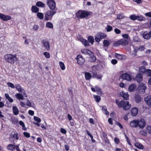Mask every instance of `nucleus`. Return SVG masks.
I'll return each instance as SVG.
<instances>
[{"instance_id": "obj_6", "label": "nucleus", "mask_w": 151, "mask_h": 151, "mask_svg": "<svg viewBox=\"0 0 151 151\" xmlns=\"http://www.w3.org/2000/svg\"><path fill=\"white\" fill-rule=\"evenodd\" d=\"M47 3L48 6L51 10H54L55 7V3L54 0H47Z\"/></svg>"}, {"instance_id": "obj_16", "label": "nucleus", "mask_w": 151, "mask_h": 151, "mask_svg": "<svg viewBox=\"0 0 151 151\" xmlns=\"http://www.w3.org/2000/svg\"><path fill=\"white\" fill-rule=\"evenodd\" d=\"M120 95L124 99L127 100L129 99V95L128 92L122 91L120 92Z\"/></svg>"}, {"instance_id": "obj_48", "label": "nucleus", "mask_w": 151, "mask_h": 151, "mask_svg": "<svg viewBox=\"0 0 151 151\" xmlns=\"http://www.w3.org/2000/svg\"><path fill=\"white\" fill-rule=\"evenodd\" d=\"M139 133L140 134L142 135L145 136L147 135L146 132L144 130L142 129L140 131Z\"/></svg>"}, {"instance_id": "obj_10", "label": "nucleus", "mask_w": 151, "mask_h": 151, "mask_svg": "<svg viewBox=\"0 0 151 151\" xmlns=\"http://www.w3.org/2000/svg\"><path fill=\"white\" fill-rule=\"evenodd\" d=\"M146 125V123L143 119H141L140 120L138 119V127L140 129L144 128Z\"/></svg>"}, {"instance_id": "obj_44", "label": "nucleus", "mask_w": 151, "mask_h": 151, "mask_svg": "<svg viewBox=\"0 0 151 151\" xmlns=\"http://www.w3.org/2000/svg\"><path fill=\"white\" fill-rule=\"evenodd\" d=\"M11 137L12 138L13 140H18V138L17 137V133L13 134L12 135Z\"/></svg>"}, {"instance_id": "obj_14", "label": "nucleus", "mask_w": 151, "mask_h": 151, "mask_svg": "<svg viewBox=\"0 0 151 151\" xmlns=\"http://www.w3.org/2000/svg\"><path fill=\"white\" fill-rule=\"evenodd\" d=\"M130 125L133 128L138 127V119H135L131 121L130 123Z\"/></svg>"}, {"instance_id": "obj_11", "label": "nucleus", "mask_w": 151, "mask_h": 151, "mask_svg": "<svg viewBox=\"0 0 151 151\" xmlns=\"http://www.w3.org/2000/svg\"><path fill=\"white\" fill-rule=\"evenodd\" d=\"M15 88L19 92H22L25 95V97H27V95L25 92L24 90L22 88L19 84H16L15 85Z\"/></svg>"}, {"instance_id": "obj_57", "label": "nucleus", "mask_w": 151, "mask_h": 151, "mask_svg": "<svg viewBox=\"0 0 151 151\" xmlns=\"http://www.w3.org/2000/svg\"><path fill=\"white\" fill-rule=\"evenodd\" d=\"M23 134L24 136L27 138L29 137H30L29 134L27 132H24Z\"/></svg>"}, {"instance_id": "obj_20", "label": "nucleus", "mask_w": 151, "mask_h": 151, "mask_svg": "<svg viewBox=\"0 0 151 151\" xmlns=\"http://www.w3.org/2000/svg\"><path fill=\"white\" fill-rule=\"evenodd\" d=\"M142 76L141 74L139 73L137 74L136 77V80L138 83H140L142 81Z\"/></svg>"}, {"instance_id": "obj_49", "label": "nucleus", "mask_w": 151, "mask_h": 151, "mask_svg": "<svg viewBox=\"0 0 151 151\" xmlns=\"http://www.w3.org/2000/svg\"><path fill=\"white\" fill-rule=\"evenodd\" d=\"M34 119L35 121L39 123L41 122V120L40 119L36 116H34Z\"/></svg>"}, {"instance_id": "obj_52", "label": "nucleus", "mask_w": 151, "mask_h": 151, "mask_svg": "<svg viewBox=\"0 0 151 151\" xmlns=\"http://www.w3.org/2000/svg\"><path fill=\"white\" fill-rule=\"evenodd\" d=\"M137 16L134 14L130 16V18L131 19L134 20L136 19Z\"/></svg>"}, {"instance_id": "obj_37", "label": "nucleus", "mask_w": 151, "mask_h": 151, "mask_svg": "<svg viewBox=\"0 0 151 151\" xmlns=\"http://www.w3.org/2000/svg\"><path fill=\"white\" fill-rule=\"evenodd\" d=\"M88 40L89 42L91 43L92 44H93L94 42V39L93 37L91 36H89L88 37Z\"/></svg>"}, {"instance_id": "obj_54", "label": "nucleus", "mask_w": 151, "mask_h": 151, "mask_svg": "<svg viewBox=\"0 0 151 151\" xmlns=\"http://www.w3.org/2000/svg\"><path fill=\"white\" fill-rule=\"evenodd\" d=\"M120 45H121V44H120V40L118 41L115 42L114 44V46H119Z\"/></svg>"}, {"instance_id": "obj_50", "label": "nucleus", "mask_w": 151, "mask_h": 151, "mask_svg": "<svg viewBox=\"0 0 151 151\" xmlns=\"http://www.w3.org/2000/svg\"><path fill=\"white\" fill-rule=\"evenodd\" d=\"M147 132L150 133H151V126L149 125H147Z\"/></svg>"}, {"instance_id": "obj_13", "label": "nucleus", "mask_w": 151, "mask_h": 151, "mask_svg": "<svg viewBox=\"0 0 151 151\" xmlns=\"http://www.w3.org/2000/svg\"><path fill=\"white\" fill-rule=\"evenodd\" d=\"M121 77L122 79L128 81H130L132 80V78L130 75L127 73L123 74Z\"/></svg>"}, {"instance_id": "obj_64", "label": "nucleus", "mask_w": 151, "mask_h": 151, "mask_svg": "<svg viewBox=\"0 0 151 151\" xmlns=\"http://www.w3.org/2000/svg\"><path fill=\"white\" fill-rule=\"evenodd\" d=\"M111 63L113 64H115L117 63V61L115 59H112L111 61Z\"/></svg>"}, {"instance_id": "obj_59", "label": "nucleus", "mask_w": 151, "mask_h": 151, "mask_svg": "<svg viewBox=\"0 0 151 151\" xmlns=\"http://www.w3.org/2000/svg\"><path fill=\"white\" fill-rule=\"evenodd\" d=\"M86 132L87 134L91 138V139H93V136L87 130H86Z\"/></svg>"}, {"instance_id": "obj_32", "label": "nucleus", "mask_w": 151, "mask_h": 151, "mask_svg": "<svg viewBox=\"0 0 151 151\" xmlns=\"http://www.w3.org/2000/svg\"><path fill=\"white\" fill-rule=\"evenodd\" d=\"M31 10L32 12L37 13L38 12L39 9L36 6H33L32 7Z\"/></svg>"}, {"instance_id": "obj_51", "label": "nucleus", "mask_w": 151, "mask_h": 151, "mask_svg": "<svg viewBox=\"0 0 151 151\" xmlns=\"http://www.w3.org/2000/svg\"><path fill=\"white\" fill-rule=\"evenodd\" d=\"M115 56L116 58L119 59H121L122 58V55L119 54L117 53H116L115 54Z\"/></svg>"}, {"instance_id": "obj_15", "label": "nucleus", "mask_w": 151, "mask_h": 151, "mask_svg": "<svg viewBox=\"0 0 151 151\" xmlns=\"http://www.w3.org/2000/svg\"><path fill=\"white\" fill-rule=\"evenodd\" d=\"M139 90L142 92H145L146 89L145 84L144 83H141L139 84Z\"/></svg>"}, {"instance_id": "obj_30", "label": "nucleus", "mask_w": 151, "mask_h": 151, "mask_svg": "<svg viewBox=\"0 0 151 151\" xmlns=\"http://www.w3.org/2000/svg\"><path fill=\"white\" fill-rule=\"evenodd\" d=\"M5 96L6 99L10 103H12L13 101V100L11 97H10L8 93H6L5 94Z\"/></svg>"}, {"instance_id": "obj_33", "label": "nucleus", "mask_w": 151, "mask_h": 151, "mask_svg": "<svg viewBox=\"0 0 151 151\" xmlns=\"http://www.w3.org/2000/svg\"><path fill=\"white\" fill-rule=\"evenodd\" d=\"M13 110L14 114L15 115H17L19 113V110L17 107L16 106L13 107Z\"/></svg>"}, {"instance_id": "obj_31", "label": "nucleus", "mask_w": 151, "mask_h": 151, "mask_svg": "<svg viewBox=\"0 0 151 151\" xmlns=\"http://www.w3.org/2000/svg\"><path fill=\"white\" fill-rule=\"evenodd\" d=\"M102 110L103 113L106 115L109 114V112L107 111V108L106 106H103L102 107Z\"/></svg>"}, {"instance_id": "obj_18", "label": "nucleus", "mask_w": 151, "mask_h": 151, "mask_svg": "<svg viewBox=\"0 0 151 151\" xmlns=\"http://www.w3.org/2000/svg\"><path fill=\"white\" fill-rule=\"evenodd\" d=\"M145 100L147 104L151 107V95L148 96L145 98Z\"/></svg>"}, {"instance_id": "obj_5", "label": "nucleus", "mask_w": 151, "mask_h": 151, "mask_svg": "<svg viewBox=\"0 0 151 151\" xmlns=\"http://www.w3.org/2000/svg\"><path fill=\"white\" fill-rule=\"evenodd\" d=\"M106 35L104 33L99 32L96 35L95 37V40L96 42H99L101 39H104L106 37Z\"/></svg>"}, {"instance_id": "obj_17", "label": "nucleus", "mask_w": 151, "mask_h": 151, "mask_svg": "<svg viewBox=\"0 0 151 151\" xmlns=\"http://www.w3.org/2000/svg\"><path fill=\"white\" fill-rule=\"evenodd\" d=\"M81 52L83 54L86 55H93V52L87 49H82Z\"/></svg>"}, {"instance_id": "obj_29", "label": "nucleus", "mask_w": 151, "mask_h": 151, "mask_svg": "<svg viewBox=\"0 0 151 151\" xmlns=\"http://www.w3.org/2000/svg\"><path fill=\"white\" fill-rule=\"evenodd\" d=\"M85 79L86 80H89L91 77V74L88 73L86 72L85 73Z\"/></svg>"}, {"instance_id": "obj_39", "label": "nucleus", "mask_w": 151, "mask_h": 151, "mask_svg": "<svg viewBox=\"0 0 151 151\" xmlns=\"http://www.w3.org/2000/svg\"><path fill=\"white\" fill-rule=\"evenodd\" d=\"M145 73L146 75L148 76H151V70L149 69H146Z\"/></svg>"}, {"instance_id": "obj_12", "label": "nucleus", "mask_w": 151, "mask_h": 151, "mask_svg": "<svg viewBox=\"0 0 151 151\" xmlns=\"http://www.w3.org/2000/svg\"><path fill=\"white\" fill-rule=\"evenodd\" d=\"M91 89L94 92H97V93L99 95H101L102 94L101 89L98 86H95L94 88L92 87Z\"/></svg>"}, {"instance_id": "obj_7", "label": "nucleus", "mask_w": 151, "mask_h": 151, "mask_svg": "<svg viewBox=\"0 0 151 151\" xmlns=\"http://www.w3.org/2000/svg\"><path fill=\"white\" fill-rule=\"evenodd\" d=\"M0 19L4 21H6L10 20L11 19V17L10 16L0 13Z\"/></svg>"}, {"instance_id": "obj_58", "label": "nucleus", "mask_w": 151, "mask_h": 151, "mask_svg": "<svg viewBox=\"0 0 151 151\" xmlns=\"http://www.w3.org/2000/svg\"><path fill=\"white\" fill-rule=\"evenodd\" d=\"M114 31L116 34H119L121 33V31L119 29L116 28L114 29Z\"/></svg>"}, {"instance_id": "obj_26", "label": "nucleus", "mask_w": 151, "mask_h": 151, "mask_svg": "<svg viewBox=\"0 0 151 151\" xmlns=\"http://www.w3.org/2000/svg\"><path fill=\"white\" fill-rule=\"evenodd\" d=\"M15 148V145L12 144H9L7 146V148L8 150L13 151Z\"/></svg>"}, {"instance_id": "obj_1", "label": "nucleus", "mask_w": 151, "mask_h": 151, "mask_svg": "<svg viewBox=\"0 0 151 151\" xmlns=\"http://www.w3.org/2000/svg\"><path fill=\"white\" fill-rule=\"evenodd\" d=\"M116 102L119 107L122 108L124 110H128L131 107V105L129 104L128 101H125L122 100L119 101V100L116 99Z\"/></svg>"}, {"instance_id": "obj_63", "label": "nucleus", "mask_w": 151, "mask_h": 151, "mask_svg": "<svg viewBox=\"0 0 151 151\" xmlns=\"http://www.w3.org/2000/svg\"><path fill=\"white\" fill-rule=\"evenodd\" d=\"M122 37L124 38L128 39L129 37L128 35L127 34H123L122 35Z\"/></svg>"}, {"instance_id": "obj_41", "label": "nucleus", "mask_w": 151, "mask_h": 151, "mask_svg": "<svg viewBox=\"0 0 151 151\" xmlns=\"http://www.w3.org/2000/svg\"><path fill=\"white\" fill-rule=\"evenodd\" d=\"M19 124L22 127V129L24 130H26V128L25 127V124L22 121L19 122Z\"/></svg>"}, {"instance_id": "obj_19", "label": "nucleus", "mask_w": 151, "mask_h": 151, "mask_svg": "<svg viewBox=\"0 0 151 151\" xmlns=\"http://www.w3.org/2000/svg\"><path fill=\"white\" fill-rule=\"evenodd\" d=\"M143 37L145 39L148 40L151 37V31L149 32H145L143 34Z\"/></svg>"}, {"instance_id": "obj_45", "label": "nucleus", "mask_w": 151, "mask_h": 151, "mask_svg": "<svg viewBox=\"0 0 151 151\" xmlns=\"http://www.w3.org/2000/svg\"><path fill=\"white\" fill-rule=\"evenodd\" d=\"M106 29L107 32H109L112 30L113 28L112 26L110 25H107L106 27Z\"/></svg>"}, {"instance_id": "obj_43", "label": "nucleus", "mask_w": 151, "mask_h": 151, "mask_svg": "<svg viewBox=\"0 0 151 151\" xmlns=\"http://www.w3.org/2000/svg\"><path fill=\"white\" fill-rule=\"evenodd\" d=\"M145 18L142 16H137L136 19L139 21H142L145 19Z\"/></svg>"}, {"instance_id": "obj_61", "label": "nucleus", "mask_w": 151, "mask_h": 151, "mask_svg": "<svg viewBox=\"0 0 151 151\" xmlns=\"http://www.w3.org/2000/svg\"><path fill=\"white\" fill-rule=\"evenodd\" d=\"M138 48L139 50L141 51L145 49V47L144 46H139V47H138Z\"/></svg>"}, {"instance_id": "obj_47", "label": "nucleus", "mask_w": 151, "mask_h": 151, "mask_svg": "<svg viewBox=\"0 0 151 151\" xmlns=\"http://www.w3.org/2000/svg\"><path fill=\"white\" fill-rule=\"evenodd\" d=\"M103 44L104 46L106 47H108L110 44L109 42L106 40H105L104 41Z\"/></svg>"}, {"instance_id": "obj_35", "label": "nucleus", "mask_w": 151, "mask_h": 151, "mask_svg": "<svg viewBox=\"0 0 151 151\" xmlns=\"http://www.w3.org/2000/svg\"><path fill=\"white\" fill-rule=\"evenodd\" d=\"M135 146L138 149H142L144 148L143 146L138 143H136L135 144Z\"/></svg>"}, {"instance_id": "obj_22", "label": "nucleus", "mask_w": 151, "mask_h": 151, "mask_svg": "<svg viewBox=\"0 0 151 151\" xmlns=\"http://www.w3.org/2000/svg\"><path fill=\"white\" fill-rule=\"evenodd\" d=\"M42 44L46 48L47 50L50 49V46L49 43L46 41L42 40Z\"/></svg>"}, {"instance_id": "obj_9", "label": "nucleus", "mask_w": 151, "mask_h": 151, "mask_svg": "<svg viewBox=\"0 0 151 151\" xmlns=\"http://www.w3.org/2000/svg\"><path fill=\"white\" fill-rule=\"evenodd\" d=\"M78 39L79 40L82 42V43L84 45L85 47L88 46L89 44L88 41L84 39H83L81 36H79L78 37Z\"/></svg>"}, {"instance_id": "obj_60", "label": "nucleus", "mask_w": 151, "mask_h": 151, "mask_svg": "<svg viewBox=\"0 0 151 151\" xmlns=\"http://www.w3.org/2000/svg\"><path fill=\"white\" fill-rule=\"evenodd\" d=\"M145 15L147 17L151 18V12L146 13Z\"/></svg>"}, {"instance_id": "obj_42", "label": "nucleus", "mask_w": 151, "mask_h": 151, "mask_svg": "<svg viewBox=\"0 0 151 151\" xmlns=\"http://www.w3.org/2000/svg\"><path fill=\"white\" fill-rule=\"evenodd\" d=\"M93 98L97 102H99L101 100V98L100 97L98 96H93Z\"/></svg>"}, {"instance_id": "obj_46", "label": "nucleus", "mask_w": 151, "mask_h": 151, "mask_svg": "<svg viewBox=\"0 0 151 151\" xmlns=\"http://www.w3.org/2000/svg\"><path fill=\"white\" fill-rule=\"evenodd\" d=\"M8 86L11 87L12 88H14L15 87L14 85L11 82H8L7 83Z\"/></svg>"}, {"instance_id": "obj_2", "label": "nucleus", "mask_w": 151, "mask_h": 151, "mask_svg": "<svg viewBox=\"0 0 151 151\" xmlns=\"http://www.w3.org/2000/svg\"><path fill=\"white\" fill-rule=\"evenodd\" d=\"M5 60L8 63L13 64L14 62L18 60L16 55H13L11 54H8L4 56Z\"/></svg>"}, {"instance_id": "obj_27", "label": "nucleus", "mask_w": 151, "mask_h": 151, "mask_svg": "<svg viewBox=\"0 0 151 151\" xmlns=\"http://www.w3.org/2000/svg\"><path fill=\"white\" fill-rule=\"evenodd\" d=\"M89 60L92 62H94L96 60V57L94 56V54L93 52V55H89Z\"/></svg>"}, {"instance_id": "obj_55", "label": "nucleus", "mask_w": 151, "mask_h": 151, "mask_svg": "<svg viewBox=\"0 0 151 151\" xmlns=\"http://www.w3.org/2000/svg\"><path fill=\"white\" fill-rule=\"evenodd\" d=\"M124 16L122 14H118L117 16V19H119L123 18L124 17Z\"/></svg>"}, {"instance_id": "obj_3", "label": "nucleus", "mask_w": 151, "mask_h": 151, "mask_svg": "<svg viewBox=\"0 0 151 151\" xmlns=\"http://www.w3.org/2000/svg\"><path fill=\"white\" fill-rule=\"evenodd\" d=\"M88 15V13L84 10H80L76 14V16L78 19L87 17Z\"/></svg>"}, {"instance_id": "obj_28", "label": "nucleus", "mask_w": 151, "mask_h": 151, "mask_svg": "<svg viewBox=\"0 0 151 151\" xmlns=\"http://www.w3.org/2000/svg\"><path fill=\"white\" fill-rule=\"evenodd\" d=\"M15 96L18 100H23L24 97L22 95L19 93H17L15 95Z\"/></svg>"}, {"instance_id": "obj_40", "label": "nucleus", "mask_w": 151, "mask_h": 151, "mask_svg": "<svg viewBox=\"0 0 151 151\" xmlns=\"http://www.w3.org/2000/svg\"><path fill=\"white\" fill-rule=\"evenodd\" d=\"M37 16L40 19H42L43 18V14L41 12H38L37 14Z\"/></svg>"}, {"instance_id": "obj_62", "label": "nucleus", "mask_w": 151, "mask_h": 151, "mask_svg": "<svg viewBox=\"0 0 151 151\" xmlns=\"http://www.w3.org/2000/svg\"><path fill=\"white\" fill-rule=\"evenodd\" d=\"M60 132L61 133L64 134H66V130L65 129L63 128L61 129Z\"/></svg>"}, {"instance_id": "obj_38", "label": "nucleus", "mask_w": 151, "mask_h": 151, "mask_svg": "<svg viewBox=\"0 0 151 151\" xmlns=\"http://www.w3.org/2000/svg\"><path fill=\"white\" fill-rule=\"evenodd\" d=\"M59 63L61 69L63 70H64L65 67L64 63L60 61L59 62Z\"/></svg>"}, {"instance_id": "obj_34", "label": "nucleus", "mask_w": 151, "mask_h": 151, "mask_svg": "<svg viewBox=\"0 0 151 151\" xmlns=\"http://www.w3.org/2000/svg\"><path fill=\"white\" fill-rule=\"evenodd\" d=\"M46 27L48 28L52 29L53 27V26L52 24L50 22H47L46 23Z\"/></svg>"}, {"instance_id": "obj_24", "label": "nucleus", "mask_w": 151, "mask_h": 151, "mask_svg": "<svg viewBox=\"0 0 151 151\" xmlns=\"http://www.w3.org/2000/svg\"><path fill=\"white\" fill-rule=\"evenodd\" d=\"M134 99L136 102L137 103L140 102L142 100L141 97L138 94L135 95Z\"/></svg>"}, {"instance_id": "obj_21", "label": "nucleus", "mask_w": 151, "mask_h": 151, "mask_svg": "<svg viewBox=\"0 0 151 151\" xmlns=\"http://www.w3.org/2000/svg\"><path fill=\"white\" fill-rule=\"evenodd\" d=\"M138 112V110L136 107L133 108L131 111V115L133 116H136Z\"/></svg>"}, {"instance_id": "obj_4", "label": "nucleus", "mask_w": 151, "mask_h": 151, "mask_svg": "<svg viewBox=\"0 0 151 151\" xmlns=\"http://www.w3.org/2000/svg\"><path fill=\"white\" fill-rule=\"evenodd\" d=\"M56 10H48L45 14V19L46 21L51 20L53 16L56 13Z\"/></svg>"}, {"instance_id": "obj_53", "label": "nucleus", "mask_w": 151, "mask_h": 151, "mask_svg": "<svg viewBox=\"0 0 151 151\" xmlns=\"http://www.w3.org/2000/svg\"><path fill=\"white\" fill-rule=\"evenodd\" d=\"M44 55H45L46 58H49L50 57V54L47 52H45L44 53Z\"/></svg>"}, {"instance_id": "obj_56", "label": "nucleus", "mask_w": 151, "mask_h": 151, "mask_svg": "<svg viewBox=\"0 0 151 151\" xmlns=\"http://www.w3.org/2000/svg\"><path fill=\"white\" fill-rule=\"evenodd\" d=\"M39 26L37 25H35L33 27V29L34 31H37L39 29Z\"/></svg>"}, {"instance_id": "obj_36", "label": "nucleus", "mask_w": 151, "mask_h": 151, "mask_svg": "<svg viewBox=\"0 0 151 151\" xmlns=\"http://www.w3.org/2000/svg\"><path fill=\"white\" fill-rule=\"evenodd\" d=\"M36 5L38 6L42 7H44L45 6L44 4L40 1L37 2L36 4Z\"/></svg>"}, {"instance_id": "obj_25", "label": "nucleus", "mask_w": 151, "mask_h": 151, "mask_svg": "<svg viewBox=\"0 0 151 151\" xmlns=\"http://www.w3.org/2000/svg\"><path fill=\"white\" fill-rule=\"evenodd\" d=\"M136 85L134 84H132L129 86L128 89L129 91L132 92L134 91L136 88Z\"/></svg>"}, {"instance_id": "obj_23", "label": "nucleus", "mask_w": 151, "mask_h": 151, "mask_svg": "<svg viewBox=\"0 0 151 151\" xmlns=\"http://www.w3.org/2000/svg\"><path fill=\"white\" fill-rule=\"evenodd\" d=\"M120 42L121 45H126L128 44V41L125 39H123L120 40Z\"/></svg>"}, {"instance_id": "obj_8", "label": "nucleus", "mask_w": 151, "mask_h": 151, "mask_svg": "<svg viewBox=\"0 0 151 151\" xmlns=\"http://www.w3.org/2000/svg\"><path fill=\"white\" fill-rule=\"evenodd\" d=\"M77 63L80 65H82L84 63L85 60L82 56L80 55H78L76 58Z\"/></svg>"}]
</instances>
